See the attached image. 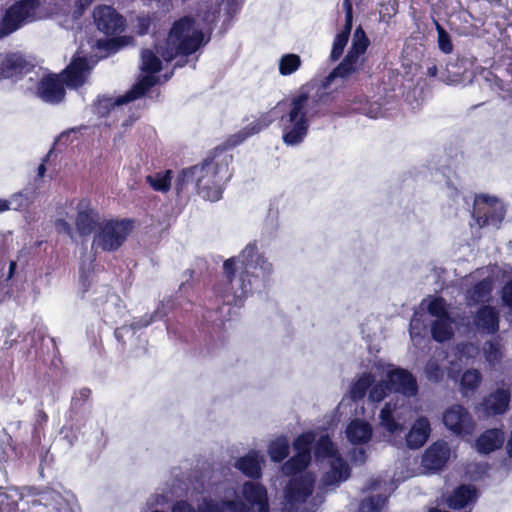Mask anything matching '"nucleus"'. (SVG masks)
Listing matches in <instances>:
<instances>
[{
  "instance_id": "nucleus-58",
  "label": "nucleus",
  "mask_w": 512,
  "mask_h": 512,
  "mask_svg": "<svg viewBox=\"0 0 512 512\" xmlns=\"http://www.w3.org/2000/svg\"><path fill=\"white\" fill-rule=\"evenodd\" d=\"M10 209V201L0 198V213L8 211Z\"/></svg>"
},
{
  "instance_id": "nucleus-40",
  "label": "nucleus",
  "mask_w": 512,
  "mask_h": 512,
  "mask_svg": "<svg viewBox=\"0 0 512 512\" xmlns=\"http://www.w3.org/2000/svg\"><path fill=\"white\" fill-rule=\"evenodd\" d=\"M369 46V39L361 27H358L354 33V39L348 54H352L359 60V57L363 55Z\"/></svg>"
},
{
  "instance_id": "nucleus-11",
  "label": "nucleus",
  "mask_w": 512,
  "mask_h": 512,
  "mask_svg": "<svg viewBox=\"0 0 512 512\" xmlns=\"http://www.w3.org/2000/svg\"><path fill=\"white\" fill-rule=\"evenodd\" d=\"M93 17L97 29L107 36L120 34L126 26L125 18L111 6L96 7L93 11Z\"/></svg>"
},
{
  "instance_id": "nucleus-38",
  "label": "nucleus",
  "mask_w": 512,
  "mask_h": 512,
  "mask_svg": "<svg viewBox=\"0 0 512 512\" xmlns=\"http://www.w3.org/2000/svg\"><path fill=\"white\" fill-rule=\"evenodd\" d=\"M141 69L143 72L154 75L161 71L162 62L159 57L150 49H144L141 53Z\"/></svg>"
},
{
  "instance_id": "nucleus-21",
  "label": "nucleus",
  "mask_w": 512,
  "mask_h": 512,
  "mask_svg": "<svg viewBox=\"0 0 512 512\" xmlns=\"http://www.w3.org/2000/svg\"><path fill=\"white\" fill-rule=\"evenodd\" d=\"M359 70V60L352 54H346L341 62L324 77L321 86L327 89L336 78L346 79Z\"/></svg>"
},
{
  "instance_id": "nucleus-62",
  "label": "nucleus",
  "mask_w": 512,
  "mask_h": 512,
  "mask_svg": "<svg viewBox=\"0 0 512 512\" xmlns=\"http://www.w3.org/2000/svg\"><path fill=\"white\" fill-rule=\"evenodd\" d=\"M59 224L62 225L67 231L71 230L70 225L65 220H59Z\"/></svg>"
},
{
  "instance_id": "nucleus-16",
  "label": "nucleus",
  "mask_w": 512,
  "mask_h": 512,
  "mask_svg": "<svg viewBox=\"0 0 512 512\" xmlns=\"http://www.w3.org/2000/svg\"><path fill=\"white\" fill-rule=\"evenodd\" d=\"M273 121L274 118L270 112H263L240 131L230 135L225 144L228 148H234L243 143L249 137L259 134L263 130L267 129Z\"/></svg>"
},
{
  "instance_id": "nucleus-19",
  "label": "nucleus",
  "mask_w": 512,
  "mask_h": 512,
  "mask_svg": "<svg viewBox=\"0 0 512 512\" xmlns=\"http://www.w3.org/2000/svg\"><path fill=\"white\" fill-rule=\"evenodd\" d=\"M450 457V449L445 442H435L426 449L423 457V466L431 471L441 470Z\"/></svg>"
},
{
  "instance_id": "nucleus-8",
  "label": "nucleus",
  "mask_w": 512,
  "mask_h": 512,
  "mask_svg": "<svg viewBox=\"0 0 512 512\" xmlns=\"http://www.w3.org/2000/svg\"><path fill=\"white\" fill-rule=\"evenodd\" d=\"M472 216L479 227L498 225L504 218V211L496 197L480 195L474 200Z\"/></svg>"
},
{
  "instance_id": "nucleus-18",
  "label": "nucleus",
  "mask_w": 512,
  "mask_h": 512,
  "mask_svg": "<svg viewBox=\"0 0 512 512\" xmlns=\"http://www.w3.org/2000/svg\"><path fill=\"white\" fill-rule=\"evenodd\" d=\"M499 323L500 314L491 305H482L473 317L475 327L486 334L497 333L499 331Z\"/></svg>"
},
{
  "instance_id": "nucleus-4",
  "label": "nucleus",
  "mask_w": 512,
  "mask_h": 512,
  "mask_svg": "<svg viewBox=\"0 0 512 512\" xmlns=\"http://www.w3.org/2000/svg\"><path fill=\"white\" fill-rule=\"evenodd\" d=\"M195 24L192 16H183L174 21L164 44L157 50L166 62L178 56L188 57L201 47L204 35L201 30L195 29Z\"/></svg>"
},
{
  "instance_id": "nucleus-57",
  "label": "nucleus",
  "mask_w": 512,
  "mask_h": 512,
  "mask_svg": "<svg viewBox=\"0 0 512 512\" xmlns=\"http://www.w3.org/2000/svg\"><path fill=\"white\" fill-rule=\"evenodd\" d=\"M16 269H17L16 261H14V260L10 261L9 270H8V274H7V280H10L14 276Z\"/></svg>"
},
{
  "instance_id": "nucleus-7",
  "label": "nucleus",
  "mask_w": 512,
  "mask_h": 512,
  "mask_svg": "<svg viewBox=\"0 0 512 512\" xmlns=\"http://www.w3.org/2000/svg\"><path fill=\"white\" fill-rule=\"evenodd\" d=\"M39 0H18L8 7L0 21V35L7 36L18 30L39 7Z\"/></svg>"
},
{
  "instance_id": "nucleus-24",
  "label": "nucleus",
  "mask_w": 512,
  "mask_h": 512,
  "mask_svg": "<svg viewBox=\"0 0 512 512\" xmlns=\"http://www.w3.org/2000/svg\"><path fill=\"white\" fill-rule=\"evenodd\" d=\"M262 458L257 452H250L242 457H239L234 467L239 470L244 476L252 479L259 480L263 473L261 467Z\"/></svg>"
},
{
  "instance_id": "nucleus-49",
  "label": "nucleus",
  "mask_w": 512,
  "mask_h": 512,
  "mask_svg": "<svg viewBox=\"0 0 512 512\" xmlns=\"http://www.w3.org/2000/svg\"><path fill=\"white\" fill-rule=\"evenodd\" d=\"M425 374L429 381L438 383L444 378V370L435 361H429L425 367Z\"/></svg>"
},
{
  "instance_id": "nucleus-36",
  "label": "nucleus",
  "mask_w": 512,
  "mask_h": 512,
  "mask_svg": "<svg viewBox=\"0 0 512 512\" xmlns=\"http://www.w3.org/2000/svg\"><path fill=\"white\" fill-rule=\"evenodd\" d=\"M374 376L369 373H363L352 385L350 388V396L354 401H358L363 399L367 391L370 389L372 384L374 383Z\"/></svg>"
},
{
  "instance_id": "nucleus-3",
  "label": "nucleus",
  "mask_w": 512,
  "mask_h": 512,
  "mask_svg": "<svg viewBox=\"0 0 512 512\" xmlns=\"http://www.w3.org/2000/svg\"><path fill=\"white\" fill-rule=\"evenodd\" d=\"M332 99H341L345 104L361 102L356 97H352L346 86L318 98L311 97L307 92L294 95L290 99L288 111L279 119L283 142L288 146L301 144L308 134L311 118L323 115L319 108L320 104H327Z\"/></svg>"
},
{
  "instance_id": "nucleus-25",
  "label": "nucleus",
  "mask_w": 512,
  "mask_h": 512,
  "mask_svg": "<svg viewBox=\"0 0 512 512\" xmlns=\"http://www.w3.org/2000/svg\"><path fill=\"white\" fill-rule=\"evenodd\" d=\"M504 434L500 429H487L476 439L477 451L481 454H489L502 447Z\"/></svg>"
},
{
  "instance_id": "nucleus-31",
  "label": "nucleus",
  "mask_w": 512,
  "mask_h": 512,
  "mask_svg": "<svg viewBox=\"0 0 512 512\" xmlns=\"http://www.w3.org/2000/svg\"><path fill=\"white\" fill-rule=\"evenodd\" d=\"M452 318L445 317V318H439L435 319L431 323V336L432 338L439 343H443L445 341L450 340L454 333L452 329Z\"/></svg>"
},
{
  "instance_id": "nucleus-9",
  "label": "nucleus",
  "mask_w": 512,
  "mask_h": 512,
  "mask_svg": "<svg viewBox=\"0 0 512 512\" xmlns=\"http://www.w3.org/2000/svg\"><path fill=\"white\" fill-rule=\"evenodd\" d=\"M75 227L78 234L82 237L90 236L96 233L99 226L101 216L99 211L93 206L89 198H82L76 204Z\"/></svg>"
},
{
  "instance_id": "nucleus-30",
  "label": "nucleus",
  "mask_w": 512,
  "mask_h": 512,
  "mask_svg": "<svg viewBox=\"0 0 512 512\" xmlns=\"http://www.w3.org/2000/svg\"><path fill=\"white\" fill-rule=\"evenodd\" d=\"M173 179L172 170L159 171L145 177L146 183L156 192L167 193L171 189Z\"/></svg>"
},
{
  "instance_id": "nucleus-63",
  "label": "nucleus",
  "mask_w": 512,
  "mask_h": 512,
  "mask_svg": "<svg viewBox=\"0 0 512 512\" xmlns=\"http://www.w3.org/2000/svg\"><path fill=\"white\" fill-rule=\"evenodd\" d=\"M152 512H163V511H160V510H154V511H152Z\"/></svg>"
},
{
  "instance_id": "nucleus-27",
  "label": "nucleus",
  "mask_w": 512,
  "mask_h": 512,
  "mask_svg": "<svg viewBox=\"0 0 512 512\" xmlns=\"http://www.w3.org/2000/svg\"><path fill=\"white\" fill-rule=\"evenodd\" d=\"M476 497V488L471 485H460L448 496L446 502L449 508L459 510L465 508Z\"/></svg>"
},
{
  "instance_id": "nucleus-46",
  "label": "nucleus",
  "mask_w": 512,
  "mask_h": 512,
  "mask_svg": "<svg viewBox=\"0 0 512 512\" xmlns=\"http://www.w3.org/2000/svg\"><path fill=\"white\" fill-rule=\"evenodd\" d=\"M124 38L123 37H113L108 39H99L96 42V47L99 50H105L107 55L114 54L120 50L124 46Z\"/></svg>"
},
{
  "instance_id": "nucleus-32",
  "label": "nucleus",
  "mask_w": 512,
  "mask_h": 512,
  "mask_svg": "<svg viewBox=\"0 0 512 512\" xmlns=\"http://www.w3.org/2000/svg\"><path fill=\"white\" fill-rule=\"evenodd\" d=\"M157 83L155 75H145L125 94L124 101H133L143 97Z\"/></svg>"
},
{
  "instance_id": "nucleus-2",
  "label": "nucleus",
  "mask_w": 512,
  "mask_h": 512,
  "mask_svg": "<svg viewBox=\"0 0 512 512\" xmlns=\"http://www.w3.org/2000/svg\"><path fill=\"white\" fill-rule=\"evenodd\" d=\"M226 148L216 147L200 164L184 168L174 183L176 193H183L189 182L195 183L197 194L204 200L216 202L222 198L224 184L232 177L233 156Z\"/></svg>"
},
{
  "instance_id": "nucleus-54",
  "label": "nucleus",
  "mask_w": 512,
  "mask_h": 512,
  "mask_svg": "<svg viewBox=\"0 0 512 512\" xmlns=\"http://www.w3.org/2000/svg\"><path fill=\"white\" fill-rule=\"evenodd\" d=\"M346 4V15H345V25L343 29L340 31L342 34H347L350 36L352 30V7L349 0H345Z\"/></svg>"
},
{
  "instance_id": "nucleus-5",
  "label": "nucleus",
  "mask_w": 512,
  "mask_h": 512,
  "mask_svg": "<svg viewBox=\"0 0 512 512\" xmlns=\"http://www.w3.org/2000/svg\"><path fill=\"white\" fill-rule=\"evenodd\" d=\"M132 228L130 219L105 220L94 234L93 246L104 252H114L124 244Z\"/></svg>"
},
{
  "instance_id": "nucleus-29",
  "label": "nucleus",
  "mask_w": 512,
  "mask_h": 512,
  "mask_svg": "<svg viewBox=\"0 0 512 512\" xmlns=\"http://www.w3.org/2000/svg\"><path fill=\"white\" fill-rule=\"evenodd\" d=\"M350 473V467L346 461L337 456L336 460L331 463L329 471L323 475L322 481L326 486L335 485L347 480L350 477Z\"/></svg>"
},
{
  "instance_id": "nucleus-6",
  "label": "nucleus",
  "mask_w": 512,
  "mask_h": 512,
  "mask_svg": "<svg viewBox=\"0 0 512 512\" xmlns=\"http://www.w3.org/2000/svg\"><path fill=\"white\" fill-rule=\"evenodd\" d=\"M315 442V433L306 431L298 435L292 443L295 454L282 466L283 473L294 476L303 472L311 463V450Z\"/></svg>"
},
{
  "instance_id": "nucleus-39",
  "label": "nucleus",
  "mask_w": 512,
  "mask_h": 512,
  "mask_svg": "<svg viewBox=\"0 0 512 512\" xmlns=\"http://www.w3.org/2000/svg\"><path fill=\"white\" fill-rule=\"evenodd\" d=\"M302 64L299 55L294 53L284 54L279 60V73L288 76L296 72Z\"/></svg>"
},
{
  "instance_id": "nucleus-12",
  "label": "nucleus",
  "mask_w": 512,
  "mask_h": 512,
  "mask_svg": "<svg viewBox=\"0 0 512 512\" xmlns=\"http://www.w3.org/2000/svg\"><path fill=\"white\" fill-rule=\"evenodd\" d=\"M445 427L455 435L464 436L472 434L475 423L468 410L459 404L446 409L443 414Z\"/></svg>"
},
{
  "instance_id": "nucleus-48",
  "label": "nucleus",
  "mask_w": 512,
  "mask_h": 512,
  "mask_svg": "<svg viewBox=\"0 0 512 512\" xmlns=\"http://www.w3.org/2000/svg\"><path fill=\"white\" fill-rule=\"evenodd\" d=\"M349 36L347 34L338 33L333 41L332 50L330 53V61L336 62L343 55L344 49L348 43Z\"/></svg>"
},
{
  "instance_id": "nucleus-59",
  "label": "nucleus",
  "mask_w": 512,
  "mask_h": 512,
  "mask_svg": "<svg viewBox=\"0 0 512 512\" xmlns=\"http://www.w3.org/2000/svg\"><path fill=\"white\" fill-rule=\"evenodd\" d=\"M438 74V68L435 64L427 68L426 75L428 77H436Z\"/></svg>"
},
{
  "instance_id": "nucleus-1",
  "label": "nucleus",
  "mask_w": 512,
  "mask_h": 512,
  "mask_svg": "<svg viewBox=\"0 0 512 512\" xmlns=\"http://www.w3.org/2000/svg\"><path fill=\"white\" fill-rule=\"evenodd\" d=\"M260 268L264 276H270L273 265L258 253L257 242L248 243L237 257L224 261L222 280L214 288V295L223 305L241 307L252 292V280L257 276L254 271Z\"/></svg>"
},
{
  "instance_id": "nucleus-42",
  "label": "nucleus",
  "mask_w": 512,
  "mask_h": 512,
  "mask_svg": "<svg viewBox=\"0 0 512 512\" xmlns=\"http://www.w3.org/2000/svg\"><path fill=\"white\" fill-rule=\"evenodd\" d=\"M427 312L431 316L436 317V319L450 317L446 300L440 296L433 297L430 300L427 306Z\"/></svg>"
},
{
  "instance_id": "nucleus-15",
  "label": "nucleus",
  "mask_w": 512,
  "mask_h": 512,
  "mask_svg": "<svg viewBox=\"0 0 512 512\" xmlns=\"http://www.w3.org/2000/svg\"><path fill=\"white\" fill-rule=\"evenodd\" d=\"M65 86L60 75L51 73L40 80L37 93L44 102L56 105L65 99Z\"/></svg>"
},
{
  "instance_id": "nucleus-56",
  "label": "nucleus",
  "mask_w": 512,
  "mask_h": 512,
  "mask_svg": "<svg viewBox=\"0 0 512 512\" xmlns=\"http://www.w3.org/2000/svg\"><path fill=\"white\" fill-rule=\"evenodd\" d=\"M172 512H196L194 507L185 500L177 501L172 506Z\"/></svg>"
},
{
  "instance_id": "nucleus-33",
  "label": "nucleus",
  "mask_w": 512,
  "mask_h": 512,
  "mask_svg": "<svg viewBox=\"0 0 512 512\" xmlns=\"http://www.w3.org/2000/svg\"><path fill=\"white\" fill-rule=\"evenodd\" d=\"M290 451L288 438L284 435L277 437L268 446V454L271 461L280 463L285 460Z\"/></svg>"
},
{
  "instance_id": "nucleus-53",
  "label": "nucleus",
  "mask_w": 512,
  "mask_h": 512,
  "mask_svg": "<svg viewBox=\"0 0 512 512\" xmlns=\"http://www.w3.org/2000/svg\"><path fill=\"white\" fill-rule=\"evenodd\" d=\"M200 512H225L223 501L221 503L213 500H205Z\"/></svg>"
},
{
  "instance_id": "nucleus-13",
  "label": "nucleus",
  "mask_w": 512,
  "mask_h": 512,
  "mask_svg": "<svg viewBox=\"0 0 512 512\" xmlns=\"http://www.w3.org/2000/svg\"><path fill=\"white\" fill-rule=\"evenodd\" d=\"M386 380L392 392L406 397H414L418 393V384L414 375L407 369L396 367L387 371Z\"/></svg>"
},
{
  "instance_id": "nucleus-20",
  "label": "nucleus",
  "mask_w": 512,
  "mask_h": 512,
  "mask_svg": "<svg viewBox=\"0 0 512 512\" xmlns=\"http://www.w3.org/2000/svg\"><path fill=\"white\" fill-rule=\"evenodd\" d=\"M510 400L511 393L509 389L497 388L483 399L482 407L487 415H502L508 410Z\"/></svg>"
},
{
  "instance_id": "nucleus-52",
  "label": "nucleus",
  "mask_w": 512,
  "mask_h": 512,
  "mask_svg": "<svg viewBox=\"0 0 512 512\" xmlns=\"http://www.w3.org/2000/svg\"><path fill=\"white\" fill-rule=\"evenodd\" d=\"M501 299L503 304L512 312V279L507 281L502 287Z\"/></svg>"
},
{
  "instance_id": "nucleus-51",
  "label": "nucleus",
  "mask_w": 512,
  "mask_h": 512,
  "mask_svg": "<svg viewBox=\"0 0 512 512\" xmlns=\"http://www.w3.org/2000/svg\"><path fill=\"white\" fill-rule=\"evenodd\" d=\"M225 512H251L250 507L242 500H223Z\"/></svg>"
},
{
  "instance_id": "nucleus-22",
  "label": "nucleus",
  "mask_w": 512,
  "mask_h": 512,
  "mask_svg": "<svg viewBox=\"0 0 512 512\" xmlns=\"http://www.w3.org/2000/svg\"><path fill=\"white\" fill-rule=\"evenodd\" d=\"M30 71L29 63L19 53H8L0 62V80Z\"/></svg>"
},
{
  "instance_id": "nucleus-43",
  "label": "nucleus",
  "mask_w": 512,
  "mask_h": 512,
  "mask_svg": "<svg viewBox=\"0 0 512 512\" xmlns=\"http://www.w3.org/2000/svg\"><path fill=\"white\" fill-rule=\"evenodd\" d=\"M385 502L386 498L381 495L367 497L361 501L358 512H381Z\"/></svg>"
},
{
  "instance_id": "nucleus-28",
  "label": "nucleus",
  "mask_w": 512,
  "mask_h": 512,
  "mask_svg": "<svg viewBox=\"0 0 512 512\" xmlns=\"http://www.w3.org/2000/svg\"><path fill=\"white\" fill-rule=\"evenodd\" d=\"M346 436L352 444H365L372 437L371 425L363 420H352L346 429Z\"/></svg>"
},
{
  "instance_id": "nucleus-35",
  "label": "nucleus",
  "mask_w": 512,
  "mask_h": 512,
  "mask_svg": "<svg viewBox=\"0 0 512 512\" xmlns=\"http://www.w3.org/2000/svg\"><path fill=\"white\" fill-rule=\"evenodd\" d=\"M492 291V283L488 278H484L475 283L471 289L467 291V299L472 304L483 302Z\"/></svg>"
},
{
  "instance_id": "nucleus-55",
  "label": "nucleus",
  "mask_w": 512,
  "mask_h": 512,
  "mask_svg": "<svg viewBox=\"0 0 512 512\" xmlns=\"http://www.w3.org/2000/svg\"><path fill=\"white\" fill-rule=\"evenodd\" d=\"M48 419V414L44 411V409H38L35 415L34 429L37 430L38 427L43 428L47 424Z\"/></svg>"
},
{
  "instance_id": "nucleus-47",
  "label": "nucleus",
  "mask_w": 512,
  "mask_h": 512,
  "mask_svg": "<svg viewBox=\"0 0 512 512\" xmlns=\"http://www.w3.org/2000/svg\"><path fill=\"white\" fill-rule=\"evenodd\" d=\"M435 28L438 34V47L439 49L445 53L450 54L453 51V43L449 33L444 29V27L435 21Z\"/></svg>"
},
{
  "instance_id": "nucleus-37",
  "label": "nucleus",
  "mask_w": 512,
  "mask_h": 512,
  "mask_svg": "<svg viewBox=\"0 0 512 512\" xmlns=\"http://www.w3.org/2000/svg\"><path fill=\"white\" fill-rule=\"evenodd\" d=\"M446 70L452 81H461L470 70V63L465 57H457L447 63Z\"/></svg>"
},
{
  "instance_id": "nucleus-23",
  "label": "nucleus",
  "mask_w": 512,
  "mask_h": 512,
  "mask_svg": "<svg viewBox=\"0 0 512 512\" xmlns=\"http://www.w3.org/2000/svg\"><path fill=\"white\" fill-rule=\"evenodd\" d=\"M431 432L430 422L426 417H419L406 435V444L411 449L422 447Z\"/></svg>"
},
{
  "instance_id": "nucleus-44",
  "label": "nucleus",
  "mask_w": 512,
  "mask_h": 512,
  "mask_svg": "<svg viewBox=\"0 0 512 512\" xmlns=\"http://www.w3.org/2000/svg\"><path fill=\"white\" fill-rule=\"evenodd\" d=\"M124 99H126L125 95L119 96L116 99H113L112 97H105V96L98 98V103H97V108H96L97 112L101 116H105L114 107L128 103V101H124Z\"/></svg>"
},
{
  "instance_id": "nucleus-45",
  "label": "nucleus",
  "mask_w": 512,
  "mask_h": 512,
  "mask_svg": "<svg viewBox=\"0 0 512 512\" xmlns=\"http://www.w3.org/2000/svg\"><path fill=\"white\" fill-rule=\"evenodd\" d=\"M389 392H392L387 380H381L373 383L369 390V400L371 402H381Z\"/></svg>"
},
{
  "instance_id": "nucleus-61",
  "label": "nucleus",
  "mask_w": 512,
  "mask_h": 512,
  "mask_svg": "<svg viewBox=\"0 0 512 512\" xmlns=\"http://www.w3.org/2000/svg\"><path fill=\"white\" fill-rule=\"evenodd\" d=\"M45 172H46V166H45L44 163H41L38 166L37 174H38L39 177H43L45 175Z\"/></svg>"
},
{
  "instance_id": "nucleus-10",
  "label": "nucleus",
  "mask_w": 512,
  "mask_h": 512,
  "mask_svg": "<svg viewBox=\"0 0 512 512\" xmlns=\"http://www.w3.org/2000/svg\"><path fill=\"white\" fill-rule=\"evenodd\" d=\"M314 481L308 476L293 477L284 490L286 512H293L298 505L303 504L312 495Z\"/></svg>"
},
{
  "instance_id": "nucleus-26",
  "label": "nucleus",
  "mask_w": 512,
  "mask_h": 512,
  "mask_svg": "<svg viewBox=\"0 0 512 512\" xmlns=\"http://www.w3.org/2000/svg\"><path fill=\"white\" fill-rule=\"evenodd\" d=\"M397 402H387L379 414L380 425L389 433L394 434L404 430V425L398 421Z\"/></svg>"
},
{
  "instance_id": "nucleus-14",
  "label": "nucleus",
  "mask_w": 512,
  "mask_h": 512,
  "mask_svg": "<svg viewBox=\"0 0 512 512\" xmlns=\"http://www.w3.org/2000/svg\"><path fill=\"white\" fill-rule=\"evenodd\" d=\"M243 501L250 507V511L270 512V503L267 488L257 481H245L241 486Z\"/></svg>"
},
{
  "instance_id": "nucleus-41",
  "label": "nucleus",
  "mask_w": 512,
  "mask_h": 512,
  "mask_svg": "<svg viewBox=\"0 0 512 512\" xmlns=\"http://www.w3.org/2000/svg\"><path fill=\"white\" fill-rule=\"evenodd\" d=\"M482 381L481 373L476 369L466 370L461 377L460 386L466 393L468 391L474 392Z\"/></svg>"
},
{
  "instance_id": "nucleus-50",
  "label": "nucleus",
  "mask_w": 512,
  "mask_h": 512,
  "mask_svg": "<svg viewBox=\"0 0 512 512\" xmlns=\"http://www.w3.org/2000/svg\"><path fill=\"white\" fill-rule=\"evenodd\" d=\"M92 394L91 389L84 387L75 392L71 400V407L74 409L81 408L90 398Z\"/></svg>"
},
{
  "instance_id": "nucleus-60",
  "label": "nucleus",
  "mask_w": 512,
  "mask_h": 512,
  "mask_svg": "<svg viewBox=\"0 0 512 512\" xmlns=\"http://www.w3.org/2000/svg\"><path fill=\"white\" fill-rule=\"evenodd\" d=\"M506 449H507V453L510 457H512V430H511V433H510V436H509V439L507 441V445H506Z\"/></svg>"
},
{
  "instance_id": "nucleus-34",
  "label": "nucleus",
  "mask_w": 512,
  "mask_h": 512,
  "mask_svg": "<svg viewBox=\"0 0 512 512\" xmlns=\"http://www.w3.org/2000/svg\"><path fill=\"white\" fill-rule=\"evenodd\" d=\"M314 457L316 460H324L335 457L338 452L328 434L321 435L314 445Z\"/></svg>"
},
{
  "instance_id": "nucleus-17",
  "label": "nucleus",
  "mask_w": 512,
  "mask_h": 512,
  "mask_svg": "<svg viewBox=\"0 0 512 512\" xmlns=\"http://www.w3.org/2000/svg\"><path fill=\"white\" fill-rule=\"evenodd\" d=\"M88 69L87 59L78 57L73 59L59 75L68 88L78 89L85 84Z\"/></svg>"
}]
</instances>
